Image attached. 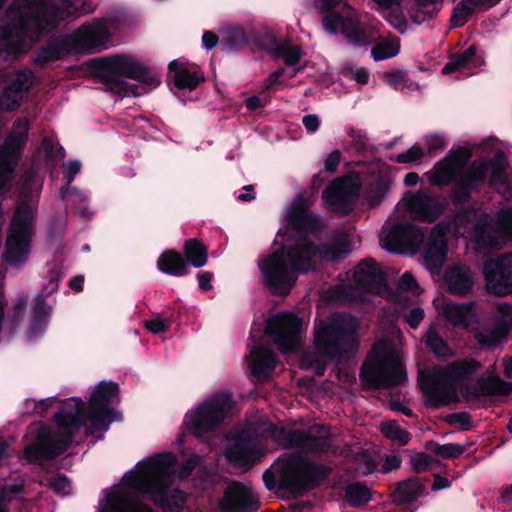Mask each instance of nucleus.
<instances>
[{
	"label": "nucleus",
	"mask_w": 512,
	"mask_h": 512,
	"mask_svg": "<svg viewBox=\"0 0 512 512\" xmlns=\"http://www.w3.org/2000/svg\"><path fill=\"white\" fill-rule=\"evenodd\" d=\"M351 250V242L345 234L320 244H316L306 235L301 236L259 262L264 286L273 295L287 296L300 274L316 270L317 259L337 263Z\"/></svg>",
	"instance_id": "obj_1"
},
{
	"label": "nucleus",
	"mask_w": 512,
	"mask_h": 512,
	"mask_svg": "<svg viewBox=\"0 0 512 512\" xmlns=\"http://www.w3.org/2000/svg\"><path fill=\"white\" fill-rule=\"evenodd\" d=\"M471 157L469 149H451L435 163L427 173L432 186L446 187L453 184L449 197L453 205L468 204L474 193H480L485 184L489 188L503 185L512 189L507 175L508 159L504 152L497 151L492 158L472 162L463 169Z\"/></svg>",
	"instance_id": "obj_2"
},
{
	"label": "nucleus",
	"mask_w": 512,
	"mask_h": 512,
	"mask_svg": "<svg viewBox=\"0 0 512 512\" xmlns=\"http://www.w3.org/2000/svg\"><path fill=\"white\" fill-rule=\"evenodd\" d=\"M314 344L316 352H307L302 358L303 365L323 376L327 360L346 363L356 354L359 347L358 322L345 313H334L315 325Z\"/></svg>",
	"instance_id": "obj_3"
},
{
	"label": "nucleus",
	"mask_w": 512,
	"mask_h": 512,
	"mask_svg": "<svg viewBox=\"0 0 512 512\" xmlns=\"http://www.w3.org/2000/svg\"><path fill=\"white\" fill-rule=\"evenodd\" d=\"M176 458L170 452L156 454L137 463L138 471H129L123 476V483L151 495L152 500L162 509H181L184 494L176 489L171 495L167 493L174 473Z\"/></svg>",
	"instance_id": "obj_4"
},
{
	"label": "nucleus",
	"mask_w": 512,
	"mask_h": 512,
	"mask_svg": "<svg viewBox=\"0 0 512 512\" xmlns=\"http://www.w3.org/2000/svg\"><path fill=\"white\" fill-rule=\"evenodd\" d=\"M85 402L80 398L66 399L54 414L53 420L58 427L57 439H51L49 432L40 434L39 441L29 444L23 451L24 458L31 464L41 460H54L65 453L72 444L74 436L84 424Z\"/></svg>",
	"instance_id": "obj_5"
},
{
	"label": "nucleus",
	"mask_w": 512,
	"mask_h": 512,
	"mask_svg": "<svg viewBox=\"0 0 512 512\" xmlns=\"http://www.w3.org/2000/svg\"><path fill=\"white\" fill-rule=\"evenodd\" d=\"M481 363L472 357L451 362L442 372L422 371L418 376L419 387L429 407L438 409L459 400L454 383L469 380Z\"/></svg>",
	"instance_id": "obj_6"
},
{
	"label": "nucleus",
	"mask_w": 512,
	"mask_h": 512,
	"mask_svg": "<svg viewBox=\"0 0 512 512\" xmlns=\"http://www.w3.org/2000/svg\"><path fill=\"white\" fill-rule=\"evenodd\" d=\"M90 68L99 82L115 94L128 91L129 86L122 77L138 81L150 88L160 84L146 66L125 54L92 59Z\"/></svg>",
	"instance_id": "obj_7"
},
{
	"label": "nucleus",
	"mask_w": 512,
	"mask_h": 512,
	"mask_svg": "<svg viewBox=\"0 0 512 512\" xmlns=\"http://www.w3.org/2000/svg\"><path fill=\"white\" fill-rule=\"evenodd\" d=\"M408 377L404 365L391 350L373 349L360 369V380L367 389L386 390L402 386Z\"/></svg>",
	"instance_id": "obj_8"
},
{
	"label": "nucleus",
	"mask_w": 512,
	"mask_h": 512,
	"mask_svg": "<svg viewBox=\"0 0 512 512\" xmlns=\"http://www.w3.org/2000/svg\"><path fill=\"white\" fill-rule=\"evenodd\" d=\"M237 402L231 392L221 391L205 399L196 409L184 417V424L189 433L202 437L216 430L226 418L231 417Z\"/></svg>",
	"instance_id": "obj_9"
},
{
	"label": "nucleus",
	"mask_w": 512,
	"mask_h": 512,
	"mask_svg": "<svg viewBox=\"0 0 512 512\" xmlns=\"http://www.w3.org/2000/svg\"><path fill=\"white\" fill-rule=\"evenodd\" d=\"M331 473L332 468L325 464L305 456L293 455L282 465L279 488L303 495L319 487Z\"/></svg>",
	"instance_id": "obj_10"
},
{
	"label": "nucleus",
	"mask_w": 512,
	"mask_h": 512,
	"mask_svg": "<svg viewBox=\"0 0 512 512\" xmlns=\"http://www.w3.org/2000/svg\"><path fill=\"white\" fill-rule=\"evenodd\" d=\"M33 210L26 204L19 205L7 233L3 258L9 265L23 264L29 257L33 230Z\"/></svg>",
	"instance_id": "obj_11"
},
{
	"label": "nucleus",
	"mask_w": 512,
	"mask_h": 512,
	"mask_svg": "<svg viewBox=\"0 0 512 512\" xmlns=\"http://www.w3.org/2000/svg\"><path fill=\"white\" fill-rule=\"evenodd\" d=\"M512 242V207L501 208L494 219L484 213L475 227V244L482 249L499 250Z\"/></svg>",
	"instance_id": "obj_12"
},
{
	"label": "nucleus",
	"mask_w": 512,
	"mask_h": 512,
	"mask_svg": "<svg viewBox=\"0 0 512 512\" xmlns=\"http://www.w3.org/2000/svg\"><path fill=\"white\" fill-rule=\"evenodd\" d=\"M119 386L112 381H101L90 395L86 409V419L89 421L87 432L107 431L114 420L115 410L110 406L118 400Z\"/></svg>",
	"instance_id": "obj_13"
},
{
	"label": "nucleus",
	"mask_w": 512,
	"mask_h": 512,
	"mask_svg": "<svg viewBox=\"0 0 512 512\" xmlns=\"http://www.w3.org/2000/svg\"><path fill=\"white\" fill-rule=\"evenodd\" d=\"M302 319L296 314L280 312L266 321L265 334L273 339L281 352L296 350L301 337Z\"/></svg>",
	"instance_id": "obj_14"
},
{
	"label": "nucleus",
	"mask_w": 512,
	"mask_h": 512,
	"mask_svg": "<svg viewBox=\"0 0 512 512\" xmlns=\"http://www.w3.org/2000/svg\"><path fill=\"white\" fill-rule=\"evenodd\" d=\"M482 272L489 294L497 297L512 295V252L486 261Z\"/></svg>",
	"instance_id": "obj_15"
},
{
	"label": "nucleus",
	"mask_w": 512,
	"mask_h": 512,
	"mask_svg": "<svg viewBox=\"0 0 512 512\" xmlns=\"http://www.w3.org/2000/svg\"><path fill=\"white\" fill-rule=\"evenodd\" d=\"M33 77L30 69L0 74V111L12 112L20 107L24 93L30 89Z\"/></svg>",
	"instance_id": "obj_16"
},
{
	"label": "nucleus",
	"mask_w": 512,
	"mask_h": 512,
	"mask_svg": "<svg viewBox=\"0 0 512 512\" xmlns=\"http://www.w3.org/2000/svg\"><path fill=\"white\" fill-rule=\"evenodd\" d=\"M107 22V18H102L92 24H83L69 35L74 52L93 54L105 49L110 36Z\"/></svg>",
	"instance_id": "obj_17"
},
{
	"label": "nucleus",
	"mask_w": 512,
	"mask_h": 512,
	"mask_svg": "<svg viewBox=\"0 0 512 512\" xmlns=\"http://www.w3.org/2000/svg\"><path fill=\"white\" fill-rule=\"evenodd\" d=\"M322 24L324 29L332 35L341 31L345 39L355 46H363L369 43L368 35L365 29L361 27L360 20L351 13L345 15L341 12L328 13L323 16Z\"/></svg>",
	"instance_id": "obj_18"
},
{
	"label": "nucleus",
	"mask_w": 512,
	"mask_h": 512,
	"mask_svg": "<svg viewBox=\"0 0 512 512\" xmlns=\"http://www.w3.org/2000/svg\"><path fill=\"white\" fill-rule=\"evenodd\" d=\"M423 229L412 223H399L391 227L383 241V247L393 253L415 251L423 243Z\"/></svg>",
	"instance_id": "obj_19"
},
{
	"label": "nucleus",
	"mask_w": 512,
	"mask_h": 512,
	"mask_svg": "<svg viewBox=\"0 0 512 512\" xmlns=\"http://www.w3.org/2000/svg\"><path fill=\"white\" fill-rule=\"evenodd\" d=\"M407 210L420 222L432 223L447 209L448 203L423 191L407 193L403 199Z\"/></svg>",
	"instance_id": "obj_20"
},
{
	"label": "nucleus",
	"mask_w": 512,
	"mask_h": 512,
	"mask_svg": "<svg viewBox=\"0 0 512 512\" xmlns=\"http://www.w3.org/2000/svg\"><path fill=\"white\" fill-rule=\"evenodd\" d=\"M353 279L356 287L364 292L381 295L388 290L386 274L372 258H365L359 262Z\"/></svg>",
	"instance_id": "obj_21"
},
{
	"label": "nucleus",
	"mask_w": 512,
	"mask_h": 512,
	"mask_svg": "<svg viewBox=\"0 0 512 512\" xmlns=\"http://www.w3.org/2000/svg\"><path fill=\"white\" fill-rule=\"evenodd\" d=\"M286 222L289 228L299 233H320L324 228L320 219L309 210V200L303 194L297 195L291 203Z\"/></svg>",
	"instance_id": "obj_22"
},
{
	"label": "nucleus",
	"mask_w": 512,
	"mask_h": 512,
	"mask_svg": "<svg viewBox=\"0 0 512 512\" xmlns=\"http://www.w3.org/2000/svg\"><path fill=\"white\" fill-rule=\"evenodd\" d=\"M223 512H252L258 508V500L241 482H231L220 501Z\"/></svg>",
	"instance_id": "obj_23"
},
{
	"label": "nucleus",
	"mask_w": 512,
	"mask_h": 512,
	"mask_svg": "<svg viewBox=\"0 0 512 512\" xmlns=\"http://www.w3.org/2000/svg\"><path fill=\"white\" fill-rule=\"evenodd\" d=\"M281 441L284 447L289 449L300 448L307 452H326L329 448V441L326 437L315 436L302 430L288 431L285 428L280 430Z\"/></svg>",
	"instance_id": "obj_24"
},
{
	"label": "nucleus",
	"mask_w": 512,
	"mask_h": 512,
	"mask_svg": "<svg viewBox=\"0 0 512 512\" xmlns=\"http://www.w3.org/2000/svg\"><path fill=\"white\" fill-rule=\"evenodd\" d=\"M167 81L173 84L178 90H194L199 84L205 81L202 73L191 70L185 63L179 60H172L168 65Z\"/></svg>",
	"instance_id": "obj_25"
},
{
	"label": "nucleus",
	"mask_w": 512,
	"mask_h": 512,
	"mask_svg": "<svg viewBox=\"0 0 512 512\" xmlns=\"http://www.w3.org/2000/svg\"><path fill=\"white\" fill-rule=\"evenodd\" d=\"M226 457L239 466H251L258 459V450L249 435L239 434L227 448Z\"/></svg>",
	"instance_id": "obj_26"
},
{
	"label": "nucleus",
	"mask_w": 512,
	"mask_h": 512,
	"mask_svg": "<svg viewBox=\"0 0 512 512\" xmlns=\"http://www.w3.org/2000/svg\"><path fill=\"white\" fill-rule=\"evenodd\" d=\"M448 253V242L446 233L440 224L436 225L426 243V247L423 252L424 263L429 268L432 266L441 265Z\"/></svg>",
	"instance_id": "obj_27"
},
{
	"label": "nucleus",
	"mask_w": 512,
	"mask_h": 512,
	"mask_svg": "<svg viewBox=\"0 0 512 512\" xmlns=\"http://www.w3.org/2000/svg\"><path fill=\"white\" fill-rule=\"evenodd\" d=\"M462 395L478 396H508L512 393V382H506L497 375H490L488 377H479L476 381L474 389L465 385L462 390Z\"/></svg>",
	"instance_id": "obj_28"
},
{
	"label": "nucleus",
	"mask_w": 512,
	"mask_h": 512,
	"mask_svg": "<svg viewBox=\"0 0 512 512\" xmlns=\"http://www.w3.org/2000/svg\"><path fill=\"white\" fill-rule=\"evenodd\" d=\"M322 198L330 210L341 215H348L353 209L347 186L342 180H335L328 185L323 190Z\"/></svg>",
	"instance_id": "obj_29"
},
{
	"label": "nucleus",
	"mask_w": 512,
	"mask_h": 512,
	"mask_svg": "<svg viewBox=\"0 0 512 512\" xmlns=\"http://www.w3.org/2000/svg\"><path fill=\"white\" fill-rule=\"evenodd\" d=\"M30 126L25 118H19L13 123L12 130L6 136L0 152L20 159L28 139Z\"/></svg>",
	"instance_id": "obj_30"
},
{
	"label": "nucleus",
	"mask_w": 512,
	"mask_h": 512,
	"mask_svg": "<svg viewBox=\"0 0 512 512\" xmlns=\"http://www.w3.org/2000/svg\"><path fill=\"white\" fill-rule=\"evenodd\" d=\"M252 362L250 365L251 373L258 380H268L278 363L277 354L267 347H258L250 353Z\"/></svg>",
	"instance_id": "obj_31"
},
{
	"label": "nucleus",
	"mask_w": 512,
	"mask_h": 512,
	"mask_svg": "<svg viewBox=\"0 0 512 512\" xmlns=\"http://www.w3.org/2000/svg\"><path fill=\"white\" fill-rule=\"evenodd\" d=\"M71 52H74V48L69 35L51 37L38 52L36 62L40 65H45L60 60Z\"/></svg>",
	"instance_id": "obj_32"
},
{
	"label": "nucleus",
	"mask_w": 512,
	"mask_h": 512,
	"mask_svg": "<svg viewBox=\"0 0 512 512\" xmlns=\"http://www.w3.org/2000/svg\"><path fill=\"white\" fill-rule=\"evenodd\" d=\"M443 316L452 326L467 329L477 322L475 303H448L443 307Z\"/></svg>",
	"instance_id": "obj_33"
},
{
	"label": "nucleus",
	"mask_w": 512,
	"mask_h": 512,
	"mask_svg": "<svg viewBox=\"0 0 512 512\" xmlns=\"http://www.w3.org/2000/svg\"><path fill=\"white\" fill-rule=\"evenodd\" d=\"M157 269L163 274L184 277L190 273L189 265L176 249H166L156 261Z\"/></svg>",
	"instance_id": "obj_34"
},
{
	"label": "nucleus",
	"mask_w": 512,
	"mask_h": 512,
	"mask_svg": "<svg viewBox=\"0 0 512 512\" xmlns=\"http://www.w3.org/2000/svg\"><path fill=\"white\" fill-rule=\"evenodd\" d=\"M100 512H156L149 505L131 501L123 494L111 491L101 503Z\"/></svg>",
	"instance_id": "obj_35"
},
{
	"label": "nucleus",
	"mask_w": 512,
	"mask_h": 512,
	"mask_svg": "<svg viewBox=\"0 0 512 512\" xmlns=\"http://www.w3.org/2000/svg\"><path fill=\"white\" fill-rule=\"evenodd\" d=\"M250 30L239 25L227 26L221 32L220 48L225 52H240L250 47Z\"/></svg>",
	"instance_id": "obj_36"
},
{
	"label": "nucleus",
	"mask_w": 512,
	"mask_h": 512,
	"mask_svg": "<svg viewBox=\"0 0 512 512\" xmlns=\"http://www.w3.org/2000/svg\"><path fill=\"white\" fill-rule=\"evenodd\" d=\"M444 279L448 291L453 295L465 296L473 290L474 281L466 267L455 266L450 268Z\"/></svg>",
	"instance_id": "obj_37"
},
{
	"label": "nucleus",
	"mask_w": 512,
	"mask_h": 512,
	"mask_svg": "<svg viewBox=\"0 0 512 512\" xmlns=\"http://www.w3.org/2000/svg\"><path fill=\"white\" fill-rule=\"evenodd\" d=\"M51 312L52 306L42 299V296H35L28 329L30 340L42 335L46 331Z\"/></svg>",
	"instance_id": "obj_38"
},
{
	"label": "nucleus",
	"mask_w": 512,
	"mask_h": 512,
	"mask_svg": "<svg viewBox=\"0 0 512 512\" xmlns=\"http://www.w3.org/2000/svg\"><path fill=\"white\" fill-rule=\"evenodd\" d=\"M480 64L481 61L477 57V48L475 45H471L462 52L453 53L442 68V74L447 75L465 69H473L480 66Z\"/></svg>",
	"instance_id": "obj_39"
},
{
	"label": "nucleus",
	"mask_w": 512,
	"mask_h": 512,
	"mask_svg": "<svg viewBox=\"0 0 512 512\" xmlns=\"http://www.w3.org/2000/svg\"><path fill=\"white\" fill-rule=\"evenodd\" d=\"M425 486L417 478L410 477L400 482L393 492V502L397 505L416 501L424 493Z\"/></svg>",
	"instance_id": "obj_40"
},
{
	"label": "nucleus",
	"mask_w": 512,
	"mask_h": 512,
	"mask_svg": "<svg viewBox=\"0 0 512 512\" xmlns=\"http://www.w3.org/2000/svg\"><path fill=\"white\" fill-rule=\"evenodd\" d=\"M182 256L188 265L202 268L208 261V249L198 238H189L183 244Z\"/></svg>",
	"instance_id": "obj_41"
},
{
	"label": "nucleus",
	"mask_w": 512,
	"mask_h": 512,
	"mask_svg": "<svg viewBox=\"0 0 512 512\" xmlns=\"http://www.w3.org/2000/svg\"><path fill=\"white\" fill-rule=\"evenodd\" d=\"M344 497L351 507L360 508L372 500V490L363 482H353L344 487Z\"/></svg>",
	"instance_id": "obj_42"
},
{
	"label": "nucleus",
	"mask_w": 512,
	"mask_h": 512,
	"mask_svg": "<svg viewBox=\"0 0 512 512\" xmlns=\"http://www.w3.org/2000/svg\"><path fill=\"white\" fill-rule=\"evenodd\" d=\"M250 34V47L252 49L264 50L273 55L280 44L277 36L270 30L255 31L251 29Z\"/></svg>",
	"instance_id": "obj_43"
},
{
	"label": "nucleus",
	"mask_w": 512,
	"mask_h": 512,
	"mask_svg": "<svg viewBox=\"0 0 512 512\" xmlns=\"http://www.w3.org/2000/svg\"><path fill=\"white\" fill-rule=\"evenodd\" d=\"M509 333L508 326H502L500 322L489 331H478L474 338L477 344L482 348L496 347Z\"/></svg>",
	"instance_id": "obj_44"
},
{
	"label": "nucleus",
	"mask_w": 512,
	"mask_h": 512,
	"mask_svg": "<svg viewBox=\"0 0 512 512\" xmlns=\"http://www.w3.org/2000/svg\"><path fill=\"white\" fill-rule=\"evenodd\" d=\"M391 187V179L386 174H378L370 184L368 190V202L371 207L381 204Z\"/></svg>",
	"instance_id": "obj_45"
},
{
	"label": "nucleus",
	"mask_w": 512,
	"mask_h": 512,
	"mask_svg": "<svg viewBox=\"0 0 512 512\" xmlns=\"http://www.w3.org/2000/svg\"><path fill=\"white\" fill-rule=\"evenodd\" d=\"M457 207H459V205ZM460 207L461 208L455 213V219L460 225L472 224L471 237L472 241L475 243L476 224L486 212L482 211V209L475 204H463L460 205Z\"/></svg>",
	"instance_id": "obj_46"
},
{
	"label": "nucleus",
	"mask_w": 512,
	"mask_h": 512,
	"mask_svg": "<svg viewBox=\"0 0 512 512\" xmlns=\"http://www.w3.org/2000/svg\"><path fill=\"white\" fill-rule=\"evenodd\" d=\"M425 337L426 345L437 357L447 358L453 356L454 352L448 342L439 335L433 326L428 329Z\"/></svg>",
	"instance_id": "obj_47"
},
{
	"label": "nucleus",
	"mask_w": 512,
	"mask_h": 512,
	"mask_svg": "<svg viewBox=\"0 0 512 512\" xmlns=\"http://www.w3.org/2000/svg\"><path fill=\"white\" fill-rule=\"evenodd\" d=\"M426 448L443 459H455L467 450L465 445L457 443L439 444L434 441L428 442Z\"/></svg>",
	"instance_id": "obj_48"
},
{
	"label": "nucleus",
	"mask_w": 512,
	"mask_h": 512,
	"mask_svg": "<svg viewBox=\"0 0 512 512\" xmlns=\"http://www.w3.org/2000/svg\"><path fill=\"white\" fill-rule=\"evenodd\" d=\"M273 57L282 59L287 66H295L303 57V51L300 47L292 46L287 40L279 44Z\"/></svg>",
	"instance_id": "obj_49"
},
{
	"label": "nucleus",
	"mask_w": 512,
	"mask_h": 512,
	"mask_svg": "<svg viewBox=\"0 0 512 512\" xmlns=\"http://www.w3.org/2000/svg\"><path fill=\"white\" fill-rule=\"evenodd\" d=\"M380 430L383 436L397 442L401 446L408 444L410 440V433L402 429L395 421L383 422Z\"/></svg>",
	"instance_id": "obj_50"
},
{
	"label": "nucleus",
	"mask_w": 512,
	"mask_h": 512,
	"mask_svg": "<svg viewBox=\"0 0 512 512\" xmlns=\"http://www.w3.org/2000/svg\"><path fill=\"white\" fill-rule=\"evenodd\" d=\"M439 0H416L418 9H411L409 11L410 19L415 24H422L427 20L432 19L438 12L439 8L432 10H425L429 5H435Z\"/></svg>",
	"instance_id": "obj_51"
},
{
	"label": "nucleus",
	"mask_w": 512,
	"mask_h": 512,
	"mask_svg": "<svg viewBox=\"0 0 512 512\" xmlns=\"http://www.w3.org/2000/svg\"><path fill=\"white\" fill-rule=\"evenodd\" d=\"M400 52L399 42L384 41L375 44L371 49V55L375 61H382L397 56Z\"/></svg>",
	"instance_id": "obj_52"
},
{
	"label": "nucleus",
	"mask_w": 512,
	"mask_h": 512,
	"mask_svg": "<svg viewBox=\"0 0 512 512\" xmlns=\"http://www.w3.org/2000/svg\"><path fill=\"white\" fill-rule=\"evenodd\" d=\"M19 159L0 152V190H4L13 175Z\"/></svg>",
	"instance_id": "obj_53"
},
{
	"label": "nucleus",
	"mask_w": 512,
	"mask_h": 512,
	"mask_svg": "<svg viewBox=\"0 0 512 512\" xmlns=\"http://www.w3.org/2000/svg\"><path fill=\"white\" fill-rule=\"evenodd\" d=\"M474 12V7L470 2H464V0H461L453 10V14L450 20L451 24L454 27L463 26L469 21Z\"/></svg>",
	"instance_id": "obj_54"
},
{
	"label": "nucleus",
	"mask_w": 512,
	"mask_h": 512,
	"mask_svg": "<svg viewBox=\"0 0 512 512\" xmlns=\"http://www.w3.org/2000/svg\"><path fill=\"white\" fill-rule=\"evenodd\" d=\"M23 490L24 486L22 483H5L0 490V512H8L5 505V500H12V498H14L15 500L16 498H18L17 495L22 493Z\"/></svg>",
	"instance_id": "obj_55"
},
{
	"label": "nucleus",
	"mask_w": 512,
	"mask_h": 512,
	"mask_svg": "<svg viewBox=\"0 0 512 512\" xmlns=\"http://www.w3.org/2000/svg\"><path fill=\"white\" fill-rule=\"evenodd\" d=\"M424 157L423 148L417 143L411 146L407 151L398 154L394 161L399 164H410L421 160Z\"/></svg>",
	"instance_id": "obj_56"
},
{
	"label": "nucleus",
	"mask_w": 512,
	"mask_h": 512,
	"mask_svg": "<svg viewBox=\"0 0 512 512\" xmlns=\"http://www.w3.org/2000/svg\"><path fill=\"white\" fill-rule=\"evenodd\" d=\"M444 420L449 425H459L463 431L472 428V417L466 411L450 413L445 416Z\"/></svg>",
	"instance_id": "obj_57"
},
{
	"label": "nucleus",
	"mask_w": 512,
	"mask_h": 512,
	"mask_svg": "<svg viewBox=\"0 0 512 512\" xmlns=\"http://www.w3.org/2000/svg\"><path fill=\"white\" fill-rule=\"evenodd\" d=\"M348 136L352 139L353 149L357 153H364L368 148L367 133L360 129L350 128Z\"/></svg>",
	"instance_id": "obj_58"
},
{
	"label": "nucleus",
	"mask_w": 512,
	"mask_h": 512,
	"mask_svg": "<svg viewBox=\"0 0 512 512\" xmlns=\"http://www.w3.org/2000/svg\"><path fill=\"white\" fill-rule=\"evenodd\" d=\"M434 459L426 453H415L411 456V465L416 473L427 471Z\"/></svg>",
	"instance_id": "obj_59"
},
{
	"label": "nucleus",
	"mask_w": 512,
	"mask_h": 512,
	"mask_svg": "<svg viewBox=\"0 0 512 512\" xmlns=\"http://www.w3.org/2000/svg\"><path fill=\"white\" fill-rule=\"evenodd\" d=\"M171 326V321L157 317L144 321V327L152 334H161L166 332Z\"/></svg>",
	"instance_id": "obj_60"
},
{
	"label": "nucleus",
	"mask_w": 512,
	"mask_h": 512,
	"mask_svg": "<svg viewBox=\"0 0 512 512\" xmlns=\"http://www.w3.org/2000/svg\"><path fill=\"white\" fill-rule=\"evenodd\" d=\"M376 468L377 463L368 454L363 453L357 457V469L361 474L370 475L374 473Z\"/></svg>",
	"instance_id": "obj_61"
},
{
	"label": "nucleus",
	"mask_w": 512,
	"mask_h": 512,
	"mask_svg": "<svg viewBox=\"0 0 512 512\" xmlns=\"http://www.w3.org/2000/svg\"><path fill=\"white\" fill-rule=\"evenodd\" d=\"M60 282V275L52 270L50 272L49 281L46 285L43 286L40 293L36 296H42V299L46 300V297L52 295L53 293L58 291Z\"/></svg>",
	"instance_id": "obj_62"
},
{
	"label": "nucleus",
	"mask_w": 512,
	"mask_h": 512,
	"mask_svg": "<svg viewBox=\"0 0 512 512\" xmlns=\"http://www.w3.org/2000/svg\"><path fill=\"white\" fill-rule=\"evenodd\" d=\"M51 487L56 493L66 495L71 489V483L64 474H58L51 480Z\"/></svg>",
	"instance_id": "obj_63"
},
{
	"label": "nucleus",
	"mask_w": 512,
	"mask_h": 512,
	"mask_svg": "<svg viewBox=\"0 0 512 512\" xmlns=\"http://www.w3.org/2000/svg\"><path fill=\"white\" fill-rule=\"evenodd\" d=\"M419 287L416 279L410 272H405L398 281V288L405 292H414Z\"/></svg>",
	"instance_id": "obj_64"
}]
</instances>
